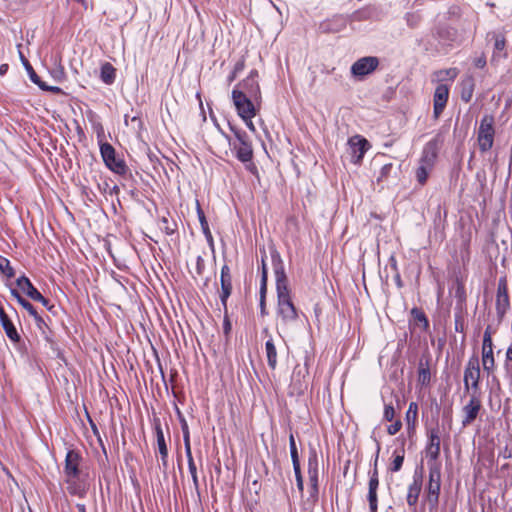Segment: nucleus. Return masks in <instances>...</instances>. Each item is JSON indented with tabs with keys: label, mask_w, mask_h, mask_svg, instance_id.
Instances as JSON below:
<instances>
[{
	"label": "nucleus",
	"mask_w": 512,
	"mask_h": 512,
	"mask_svg": "<svg viewBox=\"0 0 512 512\" xmlns=\"http://www.w3.org/2000/svg\"><path fill=\"white\" fill-rule=\"evenodd\" d=\"M16 283L18 288L22 290V292H24L32 300L41 298V293L33 286L31 281L27 277H19Z\"/></svg>",
	"instance_id": "nucleus-24"
},
{
	"label": "nucleus",
	"mask_w": 512,
	"mask_h": 512,
	"mask_svg": "<svg viewBox=\"0 0 512 512\" xmlns=\"http://www.w3.org/2000/svg\"><path fill=\"white\" fill-rule=\"evenodd\" d=\"M76 507H77V509H78V511H79V512H86V508H85V505H84V504H80V503H78V504L76 505Z\"/></svg>",
	"instance_id": "nucleus-62"
},
{
	"label": "nucleus",
	"mask_w": 512,
	"mask_h": 512,
	"mask_svg": "<svg viewBox=\"0 0 512 512\" xmlns=\"http://www.w3.org/2000/svg\"><path fill=\"white\" fill-rule=\"evenodd\" d=\"M243 119V121L245 122L246 126L248 127V129L251 131V132H256V128L253 124V121H252V118L253 117H248V116H242L241 117Z\"/></svg>",
	"instance_id": "nucleus-49"
},
{
	"label": "nucleus",
	"mask_w": 512,
	"mask_h": 512,
	"mask_svg": "<svg viewBox=\"0 0 512 512\" xmlns=\"http://www.w3.org/2000/svg\"><path fill=\"white\" fill-rule=\"evenodd\" d=\"M459 74V70L457 68H447L440 69L433 72L431 76L432 82L443 84L445 81L453 82Z\"/></svg>",
	"instance_id": "nucleus-23"
},
{
	"label": "nucleus",
	"mask_w": 512,
	"mask_h": 512,
	"mask_svg": "<svg viewBox=\"0 0 512 512\" xmlns=\"http://www.w3.org/2000/svg\"><path fill=\"white\" fill-rule=\"evenodd\" d=\"M234 89H238L241 92L247 93L248 96L255 99L256 102H260L261 100V91L258 83V72L257 70H252L247 78H245L241 83H239Z\"/></svg>",
	"instance_id": "nucleus-9"
},
{
	"label": "nucleus",
	"mask_w": 512,
	"mask_h": 512,
	"mask_svg": "<svg viewBox=\"0 0 512 512\" xmlns=\"http://www.w3.org/2000/svg\"><path fill=\"white\" fill-rule=\"evenodd\" d=\"M187 462H188V468H189V472L192 477L194 488L197 492H199V481H198L197 468H196L194 459L193 458L187 459Z\"/></svg>",
	"instance_id": "nucleus-38"
},
{
	"label": "nucleus",
	"mask_w": 512,
	"mask_h": 512,
	"mask_svg": "<svg viewBox=\"0 0 512 512\" xmlns=\"http://www.w3.org/2000/svg\"><path fill=\"white\" fill-rule=\"evenodd\" d=\"M11 295L17 300L19 304L21 300H25L16 289H11Z\"/></svg>",
	"instance_id": "nucleus-54"
},
{
	"label": "nucleus",
	"mask_w": 512,
	"mask_h": 512,
	"mask_svg": "<svg viewBox=\"0 0 512 512\" xmlns=\"http://www.w3.org/2000/svg\"><path fill=\"white\" fill-rule=\"evenodd\" d=\"M81 455L78 451L69 450L65 457V465H64V475L65 477H76L80 476V462Z\"/></svg>",
	"instance_id": "nucleus-16"
},
{
	"label": "nucleus",
	"mask_w": 512,
	"mask_h": 512,
	"mask_svg": "<svg viewBox=\"0 0 512 512\" xmlns=\"http://www.w3.org/2000/svg\"><path fill=\"white\" fill-rule=\"evenodd\" d=\"M20 305L37 321H41V317L38 315L34 306L26 299L20 301Z\"/></svg>",
	"instance_id": "nucleus-40"
},
{
	"label": "nucleus",
	"mask_w": 512,
	"mask_h": 512,
	"mask_svg": "<svg viewBox=\"0 0 512 512\" xmlns=\"http://www.w3.org/2000/svg\"><path fill=\"white\" fill-rule=\"evenodd\" d=\"M289 448H290V455L292 459L293 469L297 470L298 467H300V461L298 456V451L296 447V442L293 434H290L289 437Z\"/></svg>",
	"instance_id": "nucleus-32"
},
{
	"label": "nucleus",
	"mask_w": 512,
	"mask_h": 512,
	"mask_svg": "<svg viewBox=\"0 0 512 512\" xmlns=\"http://www.w3.org/2000/svg\"><path fill=\"white\" fill-rule=\"evenodd\" d=\"M429 483L441 484L440 467L435 462L429 463Z\"/></svg>",
	"instance_id": "nucleus-35"
},
{
	"label": "nucleus",
	"mask_w": 512,
	"mask_h": 512,
	"mask_svg": "<svg viewBox=\"0 0 512 512\" xmlns=\"http://www.w3.org/2000/svg\"><path fill=\"white\" fill-rule=\"evenodd\" d=\"M392 169H393L392 163L383 165L382 168L380 169L379 175L377 177V181L380 182V181L385 180L390 175Z\"/></svg>",
	"instance_id": "nucleus-43"
},
{
	"label": "nucleus",
	"mask_w": 512,
	"mask_h": 512,
	"mask_svg": "<svg viewBox=\"0 0 512 512\" xmlns=\"http://www.w3.org/2000/svg\"><path fill=\"white\" fill-rule=\"evenodd\" d=\"M412 314L415 316L417 320L424 321L427 324V319L422 312L418 311L417 309H413Z\"/></svg>",
	"instance_id": "nucleus-51"
},
{
	"label": "nucleus",
	"mask_w": 512,
	"mask_h": 512,
	"mask_svg": "<svg viewBox=\"0 0 512 512\" xmlns=\"http://www.w3.org/2000/svg\"><path fill=\"white\" fill-rule=\"evenodd\" d=\"M440 431L439 428H432L428 432V443L425 448L428 463L436 462L440 455Z\"/></svg>",
	"instance_id": "nucleus-13"
},
{
	"label": "nucleus",
	"mask_w": 512,
	"mask_h": 512,
	"mask_svg": "<svg viewBox=\"0 0 512 512\" xmlns=\"http://www.w3.org/2000/svg\"><path fill=\"white\" fill-rule=\"evenodd\" d=\"M461 99L464 102H469L473 96L474 79L472 76H466L462 79L461 83Z\"/></svg>",
	"instance_id": "nucleus-25"
},
{
	"label": "nucleus",
	"mask_w": 512,
	"mask_h": 512,
	"mask_svg": "<svg viewBox=\"0 0 512 512\" xmlns=\"http://www.w3.org/2000/svg\"><path fill=\"white\" fill-rule=\"evenodd\" d=\"M24 67L26 68V70L29 74L30 80L33 83L38 85L39 88H46V83L41 81L40 77L36 74V72L34 71L33 67L31 66V64L29 63L28 60H24Z\"/></svg>",
	"instance_id": "nucleus-34"
},
{
	"label": "nucleus",
	"mask_w": 512,
	"mask_h": 512,
	"mask_svg": "<svg viewBox=\"0 0 512 512\" xmlns=\"http://www.w3.org/2000/svg\"><path fill=\"white\" fill-rule=\"evenodd\" d=\"M422 488L420 477L414 476L412 483L408 486L406 500L411 508H414L418 502L419 494Z\"/></svg>",
	"instance_id": "nucleus-22"
},
{
	"label": "nucleus",
	"mask_w": 512,
	"mask_h": 512,
	"mask_svg": "<svg viewBox=\"0 0 512 512\" xmlns=\"http://www.w3.org/2000/svg\"><path fill=\"white\" fill-rule=\"evenodd\" d=\"M449 98V87L446 84H438L433 95V113L438 118L443 112Z\"/></svg>",
	"instance_id": "nucleus-15"
},
{
	"label": "nucleus",
	"mask_w": 512,
	"mask_h": 512,
	"mask_svg": "<svg viewBox=\"0 0 512 512\" xmlns=\"http://www.w3.org/2000/svg\"><path fill=\"white\" fill-rule=\"evenodd\" d=\"M101 80L105 84H112L116 77V69L112 66V64L106 62L101 66Z\"/></svg>",
	"instance_id": "nucleus-27"
},
{
	"label": "nucleus",
	"mask_w": 512,
	"mask_h": 512,
	"mask_svg": "<svg viewBox=\"0 0 512 512\" xmlns=\"http://www.w3.org/2000/svg\"><path fill=\"white\" fill-rule=\"evenodd\" d=\"M100 154L109 170L119 175L126 174L127 165L123 159L117 157L115 148L111 144L100 143Z\"/></svg>",
	"instance_id": "nucleus-4"
},
{
	"label": "nucleus",
	"mask_w": 512,
	"mask_h": 512,
	"mask_svg": "<svg viewBox=\"0 0 512 512\" xmlns=\"http://www.w3.org/2000/svg\"><path fill=\"white\" fill-rule=\"evenodd\" d=\"M158 226L160 230L163 231L166 235H172L177 230V223L174 220H170L165 216H163L159 220Z\"/></svg>",
	"instance_id": "nucleus-30"
},
{
	"label": "nucleus",
	"mask_w": 512,
	"mask_h": 512,
	"mask_svg": "<svg viewBox=\"0 0 512 512\" xmlns=\"http://www.w3.org/2000/svg\"><path fill=\"white\" fill-rule=\"evenodd\" d=\"M161 460L164 468H166L168 464V454L166 456H161Z\"/></svg>",
	"instance_id": "nucleus-60"
},
{
	"label": "nucleus",
	"mask_w": 512,
	"mask_h": 512,
	"mask_svg": "<svg viewBox=\"0 0 512 512\" xmlns=\"http://www.w3.org/2000/svg\"><path fill=\"white\" fill-rule=\"evenodd\" d=\"M183 441H184V447H185V454L187 459L193 458L192 451H191V445H190V436L187 426L183 428Z\"/></svg>",
	"instance_id": "nucleus-39"
},
{
	"label": "nucleus",
	"mask_w": 512,
	"mask_h": 512,
	"mask_svg": "<svg viewBox=\"0 0 512 512\" xmlns=\"http://www.w3.org/2000/svg\"><path fill=\"white\" fill-rule=\"evenodd\" d=\"M418 417V405L416 402H411L409 404L408 410L406 412L405 421L407 426L416 425Z\"/></svg>",
	"instance_id": "nucleus-31"
},
{
	"label": "nucleus",
	"mask_w": 512,
	"mask_h": 512,
	"mask_svg": "<svg viewBox=\"0 0 512 512\" xmlns=\"http://www.w3.org/2000/svg\"><path fill=\"white\" fill-rule=\"evenodd\" d=\"M234 133V139H228L231 149L235 152L237 159L243 163L250 162L253 158V149L246 132L230 127Z\"/></svg>",
	"instance_id": "nucleus-2"
},
{
	"label": "nucleus",
	"mask_w": 512,
	"mask_h": 512,
	"mask_svg": "<svg viewBox=\"0 0 512 512\" xmlns=\"http://www.w3.org/2000/svg\"><path fill=\"white\" fill-rule=\"evenodd\" d=\"M474 65L477 67V68H484L486 66V58L484 55H481L477 58H475L474 60Z\"/></svg>",
	"instance_id": "nucleus-50"
},
{
	"label": "nucleus",
	"mask_w": 512,
	"mask_h": 512,
	"mask_svg": "<svg viewBox=\"0 0 512 512\" xmlns=\"http://www.w3.org/2000/svg\"><path fill=\"white\" fill-rule=\"evenodd\" d=\"M430 370L429 368L420 367L418 372V381L422 385H427L430 382Z\"/></svg>",
	"instance_id": "nucleus-41"
},
{
	"label": "nucleus",
	"mask_w": 512,
	"mask_h": 512,
	"mask_svg": "<svg viewBox=\"0 0 512 512\" xmlns=\"http://www.w3.org/2000/svg\"><path fill=\"white\" fill-rule=\"evenodd\" d=\"M267 293V273L264 271L261 273V281H260V299H266Z\"/></svg>",
	"instance_id": "nucleus-44"
},
{
	"label": "nucleus",
	"mask_w": 512,
	"mask_h": 512,
	"mask_svg": "<svg viewBox=\"0 0 512 512\" xmlns=\"http://www.w3.org/2000/svg\"><path fill=\"white\" fill-rule=\"evenodd\" d=\"M379 487V476L377 470V459L375 460L374 469L369 472L368 495L370 512H377L378 498L377 490Z\"/></svg>",
	"instance_id": "nucleus-11"
},
{
	"label": "nucleus",
	"mask_w": 512,
	"mask_h": 512,
	"mask_svg": "<svg viewBox=\"0 0 512 512\" xmlns=\"http://www.w3.org/2000/svg\"><path fill=\"white\" fill-rule=\"evenodd\" d=\"M318 458L316 453L310 454L308 458V477L311 490V496L315 497L318 494Z\"/></svg>",
	"instance_id": "nucleus-17"
},
{
	"label": "nucleus",
	"mask_w": 512,
	"mask_h": 512,
	"mask_svg": "<svg viewBox=\"0 0 512 512\" xmlns=\"http://www.w3.org/2000/svg\"><path fill=\"white\" fill-rule=\"evenodd\" d=\"M403 462H404V449H401L399 452L395 451L394 458L390 465V470L392 472H398L402 468Z\"/></svg>",
	"instance_id": "nucleus-36"
},
{
	"label": "nucleus",
	"mask_w": 512,
	"mask_h": 512,
	"mask_svg": "<svg viewBox=\"0 0 512 512\" xmlns=\"http://www.w3.org/2000/svg\"><path fill=\"white\" fill-rule=\"evenodd\" d=\"M480 377L479 359L476 355H473L468 360L464 370L463 382L465 390H472L473 394H475L479 390Z\"/></svg>",
	"instance_id": "nucleus-6"
},
{
	"label": "nucleus",
	"mask_w": 512,
	"mask_h": 512,
	"mask_svg": "<svg viewBox=\"0 0 512 512\" xmlns=\"http://www.w3.org/2000/svg\"><path fill=\"white\" fill-rule=\"evenodd\" d=\"M203 260L201 257H198L197 259V270H198V273L201 274V264H202Z\"/></svg>",
	"instance_id": "nucleus-59"
},
{
	"label": "nucleus",
	"mask_w": 512,
	"mask_h": 512,
	"mask_svg": "<svg viewBox=\"0 0 512 512\" xmlns=\"http://www.w3.org/2000/svg\"><path fill=\"white\" fill-rule=\"evenodd\" d=\"M232 99L240 117H255L257 113L256 105L259 102H256L255 99H252V97L248 96L247 93L241 92L238 89H233Z\"/></svg>",
	"instance_id": "nucleus-7"
},
{
	"label": "nucleus",
	"mask_w": 512,
	"mask_h": 512,
	"mask_svg": "<svg viewBox=\"0 0 512 512\" xmlns=\"http://www.w3.org/2000/svg\"><path fill=\"white\" fill-rule=\"evenodd\" d=\"M294 473H295L297 488L299 489L300 492H302L304 487H303V478L301 475V468L298 467L297 470H294Z\"/></svg>",
	"instance_id": "nucleus-47"
},
{
	"label": "nucleus",
	"mask_w": 512,
	"mask_h": 512,
	"mask_svg": "<svg viewBox=\"0 0 512 512\" xmlns=\"http://www.w3.org/2000/svg\"><path fill=\"white\" fill-rule=\"evenodd\" d=\"M494 135V118L490 115H485L481 119L477 135V141L481 152H487L492 148Z\"/></svg>",
	"instance_id": "nucleus-5"
},
{
	"label": "nucleus",
	"mask_w": 512,
	"mask_h": 512,
	"mask_svg": "<svg viewBox=\"0 0 512 512\" xmlns=\"http://www.w3.org/2000/svg\"><path fill=\"white\" fill-rule=\"evenodd\" d=\"M42 90L44 91H51L53 93H61V88L59 87H56V86H48L46 85V88H41Z\"/></svg>",
	"instance_id": "nucleus-53"
},
{
	"label": "nucleus",
	"mask_w": 512,
	"mask_h": 512,
	"mask_svg": "<svg viewBox=\"0 0 512 512\" xmlns=\"http://www.w3.org/2000/svg\"><path fill=\"white\" fill-rule=\"evenodd\" d=\"M155 429H156V437H157L159 453L161 456H166L168 449H167V445L165 442L164 433L162 431V428L160 425H156Z\"/></svg>",
	"instance_id": "nucleus-33"
},
{
	"label": "nucleus",
	"mask_w": 512,
	"mask_h": 512,
	"mask_svg": "<svg viewBox=\"0 0 512 512\" xmlns=\"http://www.w3.org/2000/svg\"><path fill=\"white\" fill-rule=\"evenodd\" d=\"M260 313L262 316L267 315V309H266V299H260Z\"/></svg>",
	"instance_id": "nucleus-52"
},
{
	"label": "nucleus",
	"mask_w": 512,
	"mask_h": 512,
	"mask_svg": "<svg viewBox=\"0 0 512 512\" xmlns=\"http://www.w3.org/2000/svg\"><path fill=\"white\" fill-rule=\"evenodd\" d=\"M272 259L276 279L277 316L283 325H289L298 319V312L291 299L283 262L279 255H273Z\"/></svg>",
	"instance_id": "nucleus-1"
},
{
	"label": "nucleus",
	"mask_w": 512,
	"mask_h": 512,
	"mask_svg": "<svg viewBox=\"0 0 512 512\" xmlns=\"http://www.w3.org/2000/svg\"><path fill=\"white\" fill-rule=\"evenodd\" d=\"M0 271L8 278L14 277V270L10 265V261L3 256H0Z\"/></svg>",
	"instance_id": "nucleus-37"
},
{
	"label": "nucleus",
	"mask_w": 512,
	"mask_h": 512,
	"mask_svg": "<svg viewBox=\"0 0 512 512\" xmlns=\"http://www.w3.org/2000/svg\"><path fill=\"white\" fill-rule=\"evenodd\" d=\"M416 425L413 426H407L408 433L411 434L414 432Z\"/></svg>",
	"instance_id": "nucleus-63"
},
{
	"label": "nucleus",
	"mask_w": 512,
	"mask_h": 512,
	"mask_svg": "<svg viewBox=\"0 0 512 512\" xmlns=\"http://www.w3.org/2000/svg\"><path fill=\"white\" fill-rule=\"evenodd\" d=\"M504 48H505V39L503 37L497 36L495 38L494 49L501 52L504 50Z\"/></svg>",
	"instance_id": "nucleus-48"
},
{
	"label": "nucleus",
	"mask_w": 512,
	"mask_h": 512,
	"mask_svg": "<svg viewBox=\"0 0 512 512\" xmlns=\"http://www.w3.org/2000/svg\"><path fill=\"white\" fill-rule=\"evenodd\" d=\"M437 158L435 142H428L423 150L419 166L416 170V178L419 184L424 185L432 171Z\"/></svg>",
	"instance_id": "nucleus-3"
},
{
	"label": "nucleus",
	"mask_w": 512,
	"mask_h": 512,
	"mask_svg": "<svg viewBox=\"0 0 512 512\" xmlns=\"http://www.w3.org/2000/svg\"><path fill=\"white\" fill-rule=\"evenodd\" d=\"M441 484L428 483L427 486V500L433 507L438 504Z\"/></svg>",
	"instance_id": "nucleus-28"
},
{
	"label": "nucleus",
	"mask_w": 512,
	"mask_h": 512,
	"mask_svg": "<svg viewBox=\"0 0 512 512\" xmlns=\"http://www.w3.org/2000/svg\"><path fill=\"white\" fill-rule=\"evenodd\" d=\"M506 360L512 361V345L508 347L506 351Z\"/></svg>",
	"instance_id": "nucleus-57"
},
{
	"label": "nucleus",
	"mask_w": 512,
	"mask_h": 512,
	"mask_svg": "<svg viewBox=\"0 0 512 512\" xmlns=\"http://www.w3.org/2000/svg\"><path fill=\"white\" fill-rule=\"evenodd\" d=\"M261 265H262V273L265 271L268 274L264 257H262V259H261Z\"/></svg>",
	"instance_id": "nucleus-61"
},
{
	"label": "nucleus",
	"mask_w": 512,
	"mask_h": 512,
	"mask_svg": "<svg viewBox=\"0 0 512 512\" xmlns=\"http://www.w3.org/2000/svg\"><path fill=\"white\" fill-rule=\"evenodd\" d=\"M7 69H8V65L7 64H2L0 66V74L4 75L6 73V71H7Z\"/></svg>",
	"instance_id": "nucleus-58"
},
{
	"label": "nucleus",
	"mask_w": 512,
	"mask_h": 512,
	"mask_svg": "<svg viewBox=\"0 0 512 512\" xmlns=\"http://www.w3.org/2000/svg\"><path fill=\"white\" fill-rule=\"evenodd\" d=\"M265 353L268 366L274 370L277 366V349L275 347L273 338L270 335L269 339L265 343Z\"/></svg>",
	"instance_id": "nucleus-26"
},
{
	"label": "nucleus",
	"mask_w": 512,
	"mask_h": 512,
	"mask_svg": "<svg viewBox=\"0 0 512 512\" xmlns=\"http://www.w3.org/2000/svg\"><path fill=\"white\" fill-rule=\"evenodd\" d=\"M242 69H243V63H237V64L235 65L233 75L231 76V78H230V79H231V80H233V79L235 78V76H236V73H237V72H239V71H241Z\"/></svg>",
	"instance_id": "nucleus-55"
},
{
	"label": "nucleus",
	"mask_w": 512,
	"mask_h": 512,
	"mask_svg": "<svg viewBox=\"0 0 512 512\" xmlns=\"http://www.w3.org/2000/svg\"><path fill=\"white\" fill-rule=\"evenodd\" d=\"M197 215H198V219H199L203 234L205 235V237L208 241H212L213 238H212V234H211L207 219H206L205 214H204L203 210L201 209L198 201H197Z\"/></svg>",
	"instance_id": "nucleus-29"
},
{
	"label": "nucleus",
	"mask_w": 512,
	"mask_h": 512,
	"mask_svg": "<svg viewBox=\"0 0 512 512\" xmlns=\"http://www.w3.org/2000/svg\"><path fill=\"white\" fill-rule=\"evenodd\" d=\"M482 366L487 375H491L496 367L493 354V341L489 327L485 330L482 344Z\"/></svg>",
	"instance_id": "nucleus-8"
},
{
	"label": "nucleus",
	"mask_w": 512,
	"mask_h": 512,
	"mask_svg": "<svg viewBox=\"0 0 512 512\" xmlns=\"http://www.w3.org/2000/svg\"><path fill=\"white\" fill-rule=\"evenodd\" d=\"M34 301L41 302L43 306H45L48 309H51V307L49 306V301L45 297H43L42 295H41L40 299H35Z\"/></svg>",
	"instance_id": "nucleus-56"
},
{
	"label": "nucleus",
	"mask_w": 512,
	"mask_h": 512,
	"mask_svg": "<svg viewBox=\"0 0 512 512\" xmlns=\"http://www.w3.org/2000/svg\"><path fill=\"white\" fill-rule=\"evenodd\" d=\"M482 404L480 398L476 394H472L467 404L462 408L464 414L462 425H470L478 416L481 410Z\"/></svg>",
	"instance_id": "nucleus-14"
},
{
	"label": "nucleus",
	"mask_w": 512,
	"mask_h": 512,
	"mask_svg": "<svg viewBox=\"0 0 512 512\" xmlns=\"http://www.w3.org/2000/svg\"><path fill=\"white\" fill-rule=\"evenodd\" d=\"M65 481L67 484V490L70 494L84 497L87 491V487L84 481L80 479V476L76 477H65Z\"/></svg>",
	"instance_id": "nucleus-21"
},
{
	"label": "nucleus",
	"mask_w": 512,
	"mask_h": 512,
	"mask_svg": "<svg viewBox=\"0 0 512 512\" xmlns=\"http://www.w3.org/2000/svg\"><path fill=\"white\" fill-rule=\"evenodd\" d=\"M405 19L409 27L415 28L419 25L421 16L418 13H407Z\"/></svg>",
	"instance_id": "nucleus-42"
},
{
	"label": "nucleus",
	"mask_w": 512,
	"mask_h": 512,
	"mask_svg": "<svg viewBox=\"0 0 512 512\" xmlns=\"http://www.w3.org/2000/svg\"><path fill=\"white\" fill-rule=\"evenodd\" d=\"M379 65L377 57L367 56L360 58L351 66V73L354 76L363 77L372 73Z\"/></svg>",
	"instance_id": "nucleus-12"
},
{
	"label": "nucleus",
	"mask_w": 512,
	"mask_h": 512,
	"mask_svg": "<svg viewBox=\"0 0 512 512\" xmlns=\"http://www.w3.org/2000/svg\"><path fill=\"white\" fill-rule=\"evenodd\" d=\"M401 427H402L401 421L397 420L393 424L388 426L387 432L389 435H395L400 431Z\"/></svg>",
	"instance_id": "nucleus-45"
},
{
	"label": "nucleus",
	"mask_w": 512,
	"mask_h": 512,
	"mask_svg": "<svg viewBox=\"0 0 512 512\" xmlns=\"http://www.w3.org/2000/svg\"><path fill=\"white\" fill-rule=\"evenodd\" d=\"M509 307V296L505 281H500L496 296V310L499 316H503Z\"/></svg>",
	"instance_id": "nucleus-19"
},
{
	"label": "nucleus",
	"mask_w": 512,
	"mask_h": 512,
	"mask_svg": "<svg viewBox=\"0 0 512 512\" xmlns=\"http://www.w3.org/2000/svg\"><path fill=\"white\" fill-rule=\"evenodd\" d=\"M348 145L351 161L354 164H359L367 150L370 148L369 142L359 135L351 137L348 141Z\"/></svg>",
	"instance_id": "nucleus-10"
},
{
	"label": "nucleus",
	"mask_w": 512,
	"mask_h": 512,
	"mask_svg": "<svg viewBox=\"0 0 512 512\" xmlns=\"http://www.w3.org/2000/svg\"><path fill=\"white\" fill-rule=\"evenodd\" d=\"M0 322H1V325L6 333L7 337L13 342H18L20 339V336H19L14 324L12 323V321L10 320V318L8 317V315L6 314V312L4 311L2 306H0Z\"/></svg>",
	"instance_id": "nucleus-20"
},
{
	"label": "nucleus",
	"mask_w": 512,
	"mask_h": 512,
	"mask_svg": "<svg viewBox=\"0 0 512 512\" xmlns=\"http://www.w3.org/2000/svg\"><path fill=\"white\" fill-rule=\"evenodd\" d=\"M221 294L220 299L224 307L232 292V276L228 265H223L221 268Z\"/></svg>",
	"instance_id": "nucleus-18"
},
{
	"label": "nucleus",
	"mask_w": 512,
	"mask_h": 512,
	"mask_svg": "<svg viewBox=\"0 0 512 512\" xmlns=\"http://www.w3.org/2000/svg\"><path fill=\"white\" fill-rule=\"evenodd\" d=\"M395 416V410L392 405H385L384 408V419L387 421H392Z\"/></svg>",
	"instance_id": "nucleus-46"
},
{
	"label": "nucleus",
	"mask_w": 512,
	"mask_h": 512,
	"mask_svg": "<svg viewBox=\"0 0 512 512\" xmlns=\"http://www.w3.org/2000/svg\"><path fill=\"white\" fill-rule=\"evenodd\" d=\"M444 33L449 34V32H448V31H439V32H438L439 37L441 38V37H442V35H443Z\"/></svg>",
	"instance_id": "nucleus-64"
}]
</instances>
